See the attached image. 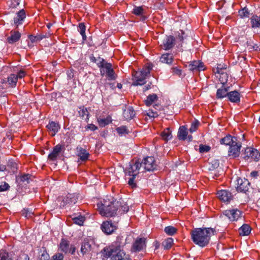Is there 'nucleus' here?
Listing matches in <instances>:
<instances>
[{
    "label": "nucleus",
    "mask_w": 260,
    "mask_h": 260,
    "mask_svg": "<svg viewBox=\"0 0 260 260\" xmlns=\"http://www.w3.org/2000/svg\"><path fill=\"white\" fill-rule=\"evenodd\" d=\"M123 237L118 236L116 241L109 247L104 248V254L105 256L109 257L112 256L111 260H126V255L121 249L125 243L122 242Z\"/></svg>",
    "instance_id": "1"
},
{
    "label": "nucleus",
    "mask_w": 260,
    "mask_h": 260,
    "mask_svg": "<svg viewBox=\"0 0 260 260\" xmlns=\"http://www.w3.org/2000/svg\"><path fill=\"white\" fill-rule=\"evenodd\" d=\"M215 230L212 228H196L190 232L192 241L201 247H205L210 241L211 235H214Z\"/></svg>",
    "instance_id": "2"
},
{
    "label": "nucleus",
    "mask_w": 260,
    "mask_h": 260,
    "mask_svg": "<svg viewBox=\"0 0 260 260\" xmlns=\"http://www.w3.org/2000/svg\"><path fill=\"white\" fill-rule=\"evenodd\" d=\"M119 205V203L115 202L112 199V201H110L104 200L103 203L100 205L98 204L100 213L102 215L107 217L115 216L118 215L116 212V207Z\"/></svg>",
    "instance_id": "3"
},
{
    "label": "nucleus",
    "mask_w": 260,
    "mask_h": 260,
    "mask_svg": "<svg viewBox=\"0 0 260 260\" xmlns=\"http://www.w3.org/2000/svg\"><path fill=\"white\" fill-rule=\"evenodd\" d=\"M152 69L151 64H148L142 70L136 72L134 74V86L142 85L145 83L146 78L150 76V71Z\"/></svg>",
    "instance_id": "4"
},
{
    "label": "nucleus",
    "mask_w": 260,
    "mask_h": 260,
    "mask_svg": "<svg viewBox=\"0 0 260 260\" xmlns=\"http://www.w3.org/2000/svg\"><path fill=\"white\" fill-rule=\"evenodd\" d=\"M242 155L244 160L250 161H257L260 159V153L257 149L252 147L246 148Z\"/></svg>",
    "instance_id": "5"
},
{
    "label": "nucleus",
    "mask_w": 260,
    "mask_h": 260,
    "mask_svg": "<svg viewBox=\"0 0 260 260\" xmlns=\"http://www.w3.org/2000/svg\"><path fill=\"white\" fill-rule=\"evenodd\" d=\"M142 164L139 160L131 161L128 167L124 170L125 177L137 176L139 173Z\"/></svg>",
    "instance_id": "6"
},
{
    "label": "nucleus",
    "mask_w": 260,
    "mask_h": 260,
    "mask_svg": "<svg viewBox=\"0 0 260 260\" xmlns=\"http://www.w3.org/2000/svg\"><path fill=\"white\" fill-rule=\"evenodd\" d=\"M222 213L231 221L238 220L242 215V212L237 208L224 210Z\"/></svg>",
    "instance_id": "7"
},
{
    "label": "nucleus",
    "mask_w": 260,
    "mask_h": 260,
    "mask_svg": "<svg viewBox=\"0 0 260 260\" xmlns=\"http://www.w3.org/2000/svg\"><path fill=\"white\" fill-rule=\"evenodd\" d=\"M140 162L142 164V167H143L145 171H153L156 167V164L153 157H147Z\"/></svg>",
    "instance_id": "8"
},
{
    "label": "nucleus",
    "mask_w": 260,
    "mask_h": 260,
    "mask_svg": "<svg viewBox=\"0 0 260 260\" xmlns=\"http://www.w3.org/2000/svg\"><path fill=\"white\" fill-rule=\"evenodd\" d=\"M146 239L144 238H138L134 242L132 248V252H139L146 247Z\"/></svg>",
    "instance_id": "9"
},
{
    "label": "nucleus",
    "mask_w": 260,
    "mask_h": 260,
    "mask_svg": "<svg viewBox=\"0 0 260 260\" xmlns=\"http://www.w3.org/2000/svg\"><path fill=\"white\" fill-rule=\"evenodd\" d=\"M102 231L107 235L112 234L117 229L115 223H112L111 220L104 221L101 226Z\"/></svg>",
    "instance_id": "10"
},
{
    "label": "nucleus",
    "mask_w": 260,
    "mask_h": 260,
    "mask_svg": "<svg viewBox=\"0 0 260 260\" xmlns=\"http://www.w3.org/2000/svg\"><path fill=\"white\" fill-rule=\"evenodd\" d=\"M241 148V143L239 142H238L237 140L235 141V143L230 146L228 151L229 155L232 156L234 158L238 157L240 154Z\"/></svg>",
    "instance_id": "11"
},
{
    "label": "nucleus",
    "mask_w": 260,
    "mask_h": 260,
    "mask_svg": "<svg viewBox=\"0 0 260 260\" xmlns=\"http://www.w3.org/2000/svg\"><path fill=\"white\" fill-rule=\"evenodd\" d=\"M175 44V39L172 36H166L162 40L160 47L165 50L173 48Z\"/></svg>",
    "instance_id": "12"
},
{
    "label": "nucleus",
    "mask_w": 260,
    "mask_h": 260,
    "mask_svg": "<svg viewBox=\"0 0 260 260\" xmlns=\"http://www.w3.org/2000/svg\"><path fill=\"white\" fill-rule=\"evenodd\" d=\"M186 67H187L189 70L197 72L204 71L205 69L203 62L196 60L190 62L188 65H186Z\"/></svg>",
    "instance_id": "13"
},
{
    "label": "nucleus",
    "mask_w": 260,
    "mask_h": 260,
    "mask_svg": "<svg viewBox=\"0 0 260 260\" xmlns=\"http://www.w3.org/2000/svg\"><path fill=\"white\" fill-rule=\"evenodd\" d=\"M217 195L219 199L224 202H230L233 199L232 193L226 190L218 191Z\"/></svg>",
    "instance_id": "14"
},
{
    "label": "nucleus",
    "mask_w": 260,
    "mask_h": 260,
    "mask_svg": "<svg viewBox=\"0 0 260 260\" xmlns=\"http://www.w3.org/2000/svg\"><path fill=\"white\" fill-rule=\"evenodd\" d=\"M76 150L77 155L79 157L78 162H80V161L85 162L88 159L89 153L85 149L81 147H77Z\"/></svg>",
    "instance_id": "15"
},
{
    "label": "nucleus",
    "mask_w": 260,
    "mask_h": 260,
    "mask_svg": "<svg viewBox=\"0 0 260 260\" xmlns=\"http://www.w3.org/2000/svg\"><path fill=\"white\" fill-rule=\"evenodd\" d=\"M237 189L238 191L246 192L248 190L250 183L247 179L239 178L237 179Z\"/></svg>",
    "instance_id": "16"
},
{
    "label": "nucleus",
    "mask_w": 260,
    "mask_h": 260,
    "mask_svg": "<svg viewBox=\"0 0 260 260\" xmlns=\"http://www.w3.org/2000/svg\"><path fill=\"white\" fill-rule=\"evenodd\" d=\"M25 17L26 14L23 9L20 10L17 13L16 16L14 18V23L16 27L22 24Z\"/></svg>",
    "instance_id": "17"
},
{
    "label": "nucleus",
    "mask_w": 260,
    "mask_h": 260,
    "mask_svg": "<svg viewBox=\"0 0 260 260\" xmlns=\"http://www.w3.org/2000/svg\"><path fill=\"white\" fill-rule=\"evenodd\" d=\"M62 149V147L61 145L58 144L54 147L53 151L48 155V158L52 161L56 160L57 156L60 153Z\"/></svg>",
    "instance_id": "18"
},
{
    "label": "nucleus",
    "mask_w": 260,
    "mask_h": 260,
    "mask_svg": "<svg viewBox=\"0 0 260 260\" xmlns=\"http://www.w3.org/2000/svg\"><path fill=\"white\" fill-rule=\"evenodd\" d=\"M11 36L7 38V42L9 44H14L18 42L21 36V34L18 31L11 30L10 31Z\"/></svg>",
    "instance_id": "19"
},
{
    "label": "nucleus",
    "mask_w": 260,
    "mask_h": 260,
    "mask_svg": "<svg viewBox=\"0 0 260 260\" xmlns=\"http://www.w3.org/2000/svg\"><path fill=\"white\" fill-rule=\"evenodd\" d=\"M48 130L51 133V135L54 136L60 129V125L58 123L54 121H49L48 124L46 125Z\"/></svg>",
    "instance_id": "20"
},
{
    "label": "nucleus",
    "mask_w": 260,
    "mask_h": 260,
    "mask_svg": "<svg viewBox=\"0 0 260 260\" xmlns=\"http://www.w3.org/2000/svg\"><path fill=\"white\" fill-rule=\"evenodd\" d=\"M227 97L232 103H238L240 101V94L237 90L229 92Z\"/></svg>",
    "instance_id": "21"
},
{
    "label": "nucleus",
    "mask_w": 260,
    "mask_h": 260,
    "mask_svg": "<svg viewBox=\"0 0 260 260\" xmlns=\"http://www.w3.org/2000/svg\"><path fill=\"white\" fill-rule=\"evenodd\" d=\"M91 244L88 238H85L81 243V252L83 255L86 254L91 250Z\"/></svg>",
    "instance_id": "22"
},
{
    "label": "nucleus",
    "mask_w": 260,
    "mask_h": 260,
    "mask_svg": "<svg viewBox=\"0 0 260 260\" xmlns=\"http://www.w3.org/2000/svg\"><path fill=\"white\" fill-rule=\"evenodd\" d=\"M115 202L119 203V205L116 207V212L118 214L119 213L120 214H122L128 211L129 207L126 203L121 201H115Z\"/></svg>",
    "instance_id": "23"
},
{
    "label": "nucleus",
    "mask_w": 260,
    "mask_h": 260,
    "mask_svg": "<svg viewBox=\"0 0 260 260\" xmlns=\"http://www.w3.org/2000/svg\"><path fill=\"white\" fill-rule=\"evenodd\" d=\"M229 87H225L224 85L217 89L216 92V98L221 99L227 97L229 93Z\"/></svg>",
    "instance_id": "24"
},
{
    "label": "nucleus",
    "mask_w": 260,
    "mask_h": 260,
    "mask_svg": "<svg viewBox=\"0 0 260 260\" xmlns=\"http://www.w3.org/2000/svg\"><path fill=\"white\" fill-rule=\"evenodd\" d=\"M135 111L132 107H128L123 112V117L125 120H131L135 116Z\"/></svg>",
    "instance_id": "25"
},
{
    "label": "nucleus",
    "mask_w": 260,
    "mask_h": 260,
    "mask_svg": "<svg viewBox=\"0 0 260 260\" xmlns=\"http://www.w3.org/2000/svg\"><path fill=\"white\" fill-rule=\"evenodd\" d=\"M70 242L65 239H62L59 245V250L67 253L69 251Z\"/></svg>",
    "instance_id": "26"
},
{
    "label": "nucleus",
    "mask_w": 260,
    "mask_h": 260,
    "mask_svg": "<svg viewBox=\"0 0 260 260\" xmlns=\"http://www.w3.org/2000/svg\"><path fill=\"white\" fill-rule=\"evenodd\" d=\"M236 140H237L236 137H232L231 135H229L221 139L220 140V143L221 144L229 145L230 146L232 144L235 143V141Z\"/></svg>",
    "instance_id": "27"
},
{
    "label": "nucleus",
    "mask_w": 260,
    "mask_h": 260,
    "mask_svg": "<svg viewBox=\"0 0 260 260\" xmlns=\"http://www.w3.org/2000/svg\"><path fill=\"white\" fill-rule=\"evenodd\" d=\"M251 231V228L248 224H244L239 229L238 232L240 236H244L249 235Z\"/></svg>",
    "instance_id": "28"
},
{
    "label": "nucleus",
    "mask_w": 260,
    "mask_h": 260,
    "mask_svg": "<svg viewBox=\"0 0 260 260\" xmlns=\"http://www.w3.org/2000/svg\"><path fill=\"white\" fill-rule=\"evenodd\" d=\"M188 132L187 128L185 126H181L180 127L177 137L180 140H185L186 139Z\"/></svg>",
    "instance_id": "29"
},
{
    "label": "nucleus",
    "mask_w": 260,
    "mask_h": 260,
    "mask_svg": "<svg viewBox=\"0 0 260 260\" xmlns=\"http://www.w3.org/2000/svg\"><path fill=\"white\" fill-rule=\"evenodd\" d=\"M250 20L252 28L260 27V15H254L251 17Z\"/></svg>",
    "instance_id": "30"
},
{
    "label": "nucleus",
    "mask_w": 260,
    "mask_h": 260,
    "mask_svg": "<svg viewBox=\"0 0 260 260\" xmlns=\"http://www.w3.org/2000/svg\"><path fill=\"white\" fill-rule=\"evenodd\" d=\"M153 108L154 109H149L148 112L147 113V115L149 117L155 118L158 116L157 110H159L161 109V106L159 105L155 104Z\"/></svg>",
    "instance_id": "31"
},
{
    "label": "nucleus",
    "mask_w": 260,
    "mask_h": 260,
    "mask_svg": "<svg viewBox=\"0 0 260 260\" xmlns=\"http://www.w3.org/2000/svg\"><path fill=\"white\" fill-rule=\"evenodd\" d=\"M173 60V56L171 54H163L160 58V61L162 63L171 64Z\"/></svg>",
    "instance_id": "32"
},
{
    "label": "nucleus",
    "mask_w": 260,
    "mask_h": 260,
    "mask_svg": "<svg viewBox=\"0 0 260 260\" xmlns=\"http://www.w3.org/2000/svg\"><path fill=\"white\" fill-rule=\"evenodd\" d=\"M79 114L82 119L86 121L89 119V112L84 106L79 108Z\"/></svg>",
    "instance_id": "33"
},
{
    "label": "nucleus",
    "mask_w": 260,
    "mask_h": 260,
    "mask_svg": "<svg viewBox=\"0 0 260 260\" xmlns=\"http://www.w3.org/2000/svg\"><path fill=\"white\" fill-rule=\"evenodd\" d=\"M161 136L162 139L166 142L171 139L172 136L170 129L169 128H165L161 133Z\"/></svg>",
    "instance_id": "34"
},
{
    "label": "nucleus",
    "mask_w": 260,
    "mask_h": 260,
    "mask_svg": "<svg viewBox=\"0 0 260 260\" xmlns=\"http://www.w3.org/2000/svg\"><path fill=\"white\" fill-rule=\"evenodd\" d=\"M158 97L156 94L149 95L147 99L145 101V104L147 106H150L155 101H157Z\"/></svg>",
    "instance_id": "35"
},
{
    "label": "nucleus",
    "mask_w": 260,
    "mask_h": 260,
    "mask_svg": "<svg viewBox=\"0 0 260 260\" xmlns=\"http://www.w3.org/2000/svg\"><path fill=\"white\" fill-rule=\"evenodd\" d=\"M67 197L69 204H75L78 202L79 199V194L76 193H68Z\"/></svg>",
    "instance_id": "36"
},
{
    "label": "nucleus",
    "mask_w": 260,
    "mask_h": 260,
    "mask_svg": "<svg viewBox=\"0 0 260 260\" xmlns=\"http://www.w3.org/2000/svg\"><path fill=\"white\" fill-rule=\"evenodd\" d=\"M7 82L11 87H15L17 82V77L15 74H11L7 78Z\"/></svg>",
    "instance_id": "37"
},
{
    "label": "nucleus",
    "mask_w": 260,
    "mask_h": 260,
    "mask_svg": "<svg viewBox=\"0 0 260 260\" xmlns=\"http://www.w3.org/2000/svg\"><path fill=\"white\" fill-rule=\"evenodd\" d=\"M86 26L83 23H80L78 25V30L82 37L83 41H86L87 39L85 35Z\"/></svg>",
    "instance_id": "38"
},
{
    "label": "nucleus",
    "mask_w": 260,
    "mask_h": 260,
    "mask_svg": "<svg viewBox=\"0 0 260 260\" xmlns=\"http://www.w3.org/2000/svg\"><path fill=\"white\" fill-rule=\"evenodd\" d=\"M90 59L91 61L95 63L99 68L103 67V64L105 62V60L103 58H102L100 57H98L96 58L93 55H92L90 57Z\"/></svg>",
    "instance_id": "39"
},
{
    "label": "nucleus",
    "mask_w": 260,
    "mask_h": 260,
    "mask_svg": "<svg viewBox=\"0 0 260 260\" xmlns=\"http://www.w3.org/2000/svg\"><path fill=\"white\" fill-rule=\"evenodd\" d=\"M0 260H13L11 254L6 250L0 251Z\"/></svg>",
    "instance_id": "40"
},
{
    "label": "nucleus",
    "mask_w": 260,
    "mask_h": 260,
    "mask_svg": "<svg viewBox=\"0 0 260 260\" xmlns=\"http://www.w3.org/2000/svg\"><path fill=\"white\" fill-rule=\"evenodd\" d=\"M100 68L101 75L102 76H104L105 73L106 74L107 72H108L110 70L112 69V64L110 63L105 62L103 64V66L101 67Z\"/></svg>",
    "instance_id": "41"
},
{
    "label": "nucleus",
    "mask_w": 260,
    "mask_h": 260,
    "mask_svg": "<svg viewBox=\"0 0 260 260\" xmlns=\"http://www.w3.org/2000/svg\"><path fill=\"white\" fill-rule=\"evenodd\" d=\"M72 219L75 223L79 225H83L85 217L81 215L77 216H75L72 218Z\"/></svg>",
    "instance_id": "42"
},
{
    "label": "nucleus",
    "mask_w": 260,
    "mask_h": 260,
    "mask_svg": "<svg viewBox=\"0 0 260 260\" xmlns=\"http://www.w3.org/2000/svg\"><path fill=\"white\" fill-rule=\"evenodd\" d=\"M98 122L100 125L102 127H104L112 122V119L110 117H107L105 118H101L98 119Z\"/></svg>",
    "instance_id": "43"
},
{
    "label": "nucleus",
    "mask_w": 260,
    "mask_h": 260,
    "mask_svg": "<svg viewBox=\"0 0 260 260\" xmlns=\"http://www.w3.org/2000/svg\"><path fill=\"white\" fill-rule=\"evenodd\" d=\"M173 243V239L171 238H169L166 239L162 242V245L164 247V249H169L171 247Z\"/></svg>",
    "instance_id": "44"
},
{
    "label": "nucleus",
    "mask_w": 260,
    "mask_h": 260,
    "mask_svg": "<svg viewBox=\"0 0 260 260\" xmlns=\"http://www.w3.org/2000/svg\"><path fill=\"white\" fill-rule=\"evenodd\" d=\"M132 13L137 16H143L144 13V10L142 7L135 6Z\"/></svg>",
    "instance_id": "45"
},
{
    "label": "nucleus",
    "mask_w": 260,
    "mask_h": 260,
    "mask_svg": "<svg viewBox=\"0 0 260 260\" xmlns=\"http://www.w3.org/2000/svg\"><path fill=\"white\" fill-rule=\"evenodd\" d=\"M116 131L119 135H125L129 133V131L127 129L126 126H121L116 128Z\"/></svg>",
    "instance_id": "46"
},
{
    "label": "nucleus",
    "mask_w": 260,
    "mask_h": 260,
    "mask_svg": "<svg viewBox=\"0 0 260 260\" xmlns=\"http://www.w3.org/2000/svg\"><path fill=\"white\" fill-rule=\"evenodd\" d=\"M164 231L167 235L172 236L176 233L177 229L172 226H168L165 228Z\"/></svg>",
    "instance_id": "47"
},
{
    "label": "nucleus",
    "mask_w": 260,
    "mask_h": 260,
    "mask_svg": "<svg viewBox=\"0 0 260 260\" xmlns=\"http://www.w3.org/2000/svg\"><path fill=\"white\" fill-rule=\"evenodd\" d=\"M32 176L30 174H24L20 177V181L25 184H28L31 180Z\"/></svg>",
    "instance_id": "48"
},
{
    "label": "nucleus",
    "mask_w": 260,
    "mask_h": 260,
    "mask_svg": "<svg viewBox=\"0 0 260 260\" xmlns=\"http://www.w3.org/2000/svg\"><path fill=\"white\" fill-rule=\"evenodd\" d=\"M238 13L240 17L242 18L244 17H248L249 15V11L246 7L240 10L238 12Z\"/></svg>",
    "instance_id": "49"
},
{
    "label": "nucleus",
    "mask_w": 260,
    "mask_h": 260,
    "mask_svg": "<svg viewBox=\"0 0 260 260\" xmlns=\"http://www.w3.org/2000/svg\"><path fill=\"white\" fill-rule=\"evenodd\" d=\"M220 76L219 77V79L220 81L221 82V83L224 85L227 82L228 80V75L225 72H222L221 73H220Z\"/></svg>",
    "instance_id": "50"
},
{
    "label": "nucleus",
    "mask_w": 260,
    "mask_h": 260,
    "mask_svg": "<svg viewBox=\"0 0 260 260\" xmlns=\"http://www.w3.org/2000/svg\"><path fill=\"white\" fill-rule=\"evenodd\" d=\"M136 177L133 176L126 177V179H128V184L133 188L137 187L136 182L135 181Z\"/></svg>",
    "instance_id": "51"
},
{
    "label": "nucleus",
    "mask_w": 260,
    "mask_h": 260,
    "mask_svg": "<svg viewBox=\"0 0 260 260\" xmlns=\"http://www.w3.org/2000/svg\"><path fill=\"white\" fill-rule=\"evenodd\" d=\"M28 38L31 42V43H34L37 41H41L43 38V37L41 35H37L35 36L31 35L28 36Z\"/></svg>",
    "instance_id": "52"
},
{
    "label": "nucleus",
    "mask_w": 260,
    "mask_h": 260,
    "mask_svg": "<svg viewBox=\"0 0 260 260\" xmlns=\"http://www.w3.org/2000/svg\"><path fill=\"white\" fill-rule=\"evenodd\" d=\"M106 77L109 80H115L116 79L115 73L113 69L107 72Z\"/></svg>",
    "instance_id": "53"
},
{
    "label": "nucleus",
    "mask_w": 260,
    "mask_h": 260,
    "mask_svg": "<svg viewBox=\"0 0 260 260\" xmlns=\"http://www.w3.org/2000/svg\"><path fill=\"white\" fill-rule=\"evenodd\" d=\"M226 69L225 65L222 66L221 64H218L216 69H214V72L215 74H220L222 72H224V70Z\"/></svg>",
    "instance_id": "54"
},
{
    "label": "nucleus",
    "mask_w": 260,
    "mask_h": 260,
    "mask_svg": "<svg viewBox=\"0 0 260 260\" xmlns=\"http://www.w3.org/2000/svg\"><path fill=\"white\" fill-rule=\"evenodd\" d=\"M211 167L209 168V170H214L218 168L219 166V162L217 159L212 160L211 162Z\"/></svg>",
    "instance_id": "55"
},
{
    "label": "nucleus",
    "mask_w": 260,
    "mask_h": 260,
    "mask_svg": "<svg viewBox=\"0 0 260 260\" xmlns=\"http://www.w3.org/2000/svg\"><path fill=\"white\" fill-rule=\"evenodd\" d=\"M210 146L201 144L200 145L199 151L201 153L207 152L210 151Z\"/></svg>",
    "instance_id": "56"
},
{
    "label": "nucleus",
    "mask_w": 260,
    "mask_h": 260,
    "mask_svg": "<svg viewBox=\"0 0 260 260\" xmlns=\"http://www.w3.org/2000/svg\"><path fill=\"white\" fill-rule=\"evenodd\" d=\"M171 70V72L174 75L180 76L182 74V70L177 67L172 68Z\"/></svg>",
    "instance_id": "57"
},
{
    "label": "nucleus",
    "mask_w": 260,
    "mask_h": 260,
    "mask_svg": "<svg viewBox=\"0 0 260 260\" xmlns=\"http://www.w3.org/2000/svg\"><path fill=\"white\" fill-rule=\"evenodd\" d=\"M199 125V122L198 121H195L191 123V126L189 128V131L191 133L195 132Z\"/></svg>",
    "instance_id": "58"
},
{
    "label": "nucleus",
    "mask_w": 260,
    "mask_h": 260,
    "mask_svg": "<svg viewBox=\"0 0 260 260\" xmlns=\"http://www.w3.org/2000/svg\"><path fill=\"white\" fill-rule=\"evenodd\" d=\"M63 255L61 253H57L52 256V260H63Z\"/></svg>",
    "instance_id": "59"
},
{
    "label": "nucleus",
    "mask_w": 260,
    "mask_h": 260,
    "mask_svg": "<svg viewBox=\"0 0 260 260\" xmlns=\"http://www.w3.org/2000/svg\"><path fill=\"white\" fill-rule=\"evenodd\" d=\"M50 256L47 253V252L44 251L41 254L40 259V260H49Z\"/></svg>",
    "instance_id": "60"
},
{
    "label": "nucleus",
    "mask_w": 260,
    "mask_h": 260,
    "mask_svg": "<svg viewBox=\"0 0 260 260\" xmlns=\"http://www.w3.org/2000/svg\"><path fill=\"white\" fill-rule=\"evenodd\" d=\"M67 204H69V203L68 199H67V197L66 196L65 197L62 198L61 202L60 204V207H64Z\"/></svg>",
    "instance_id": "61"
},
{
    "label": "nucleus",
    "mask_w": 260,
    "mask_h": 260,
    "mask_svg": "<svg viewBox=\"0 0 260 260\" xmlns=\"http://www.w3.org/2000/svg\"><path fill=\"white\" fill-rule=\"evenodd\" d=\"M9 188V186L8 184L5 182L4 185H0V191H4L7 190V189H8Z\"/></svg>",
    "instance_id": "62"
},
{
    "label": "nucleus",
    "mask_w": 260,
    "mask_h": 260,
    "mask_svg": "<svg viewBox=\"0 0 260 260\" xmlns=\"http://www.w3.org/2000/svg\"><path fill=\"white\" fill-rule=\"evenodd\" d=\"M25 75V73L24 71L23 70H20L18 73V74L16 75V76L17 77V79L18 78H22L23 77H24Z\"/></svg>",
    "instance_id": "63"
},
{
    "label": "nucleus",
    "mask_w": 260,
    "mask_h": 260,
    "mask_svg": "<svg viewBox=\"0 0 260 260\" xmlns=\"http://www.w3.org/2000/svg\"><path fill=\"white\" fill-rule=\"evenodd\" d=\"M76 250V247L74 245H71L70 247L69 252H71L72 254H74Z\"/></svg>",
    "instance_id": "64"
}]
</instances>
